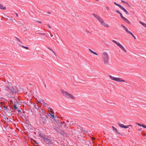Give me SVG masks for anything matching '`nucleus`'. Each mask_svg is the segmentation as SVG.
<instances>
[{
    "instance_id": "obj_61",
    "label": "nucleus",
    "mask_w": 146,
    "mask_h": 146,
    "mask_svg": "<svg viewBox=\"0 0 146 146\" xmlns=\"http://www.w3.org/2000/svg\"><path fill=\"white\" fill-rule=\"evenodd\" d=\"M45 87H46V85H45Z\"/></svg>"
},
{
    "instance_id": "obj_10",
    "label": "nucleus",
    "mask_w": 146,
    "mask_h": 146,
    "mask_svg": "<svg viewBox=\"0 0 146 146\" xmlns=\"http://www.w3.org/2000/svg\"><path fill=\"white\" fill-rule=\"evenodd\" d=\"M49 115L48 113H45L44 114H42L40 115V116L41 118L43 120H45L47 118H48V116Z\"/></svg>"
},
{
    "instance_id": "obj_58",
    "label": "nucleus",
    "mask_w": 146,
    "mask_h": 146,
    "mask_svg": "<svg viewBox=\"0 0 146 146\" xmlns=\"http://www.w3.org/2000/svg\"><path fill=\"white\" fill-rule=\"evenodd\" d=\"M10 20H11L12 21H13V20H12L11 19H10Z\"/></svg>"
},
{
    "instance_id": "obj_18",
    "label": "nucleus",
    "mask_w": 146,
    "mask_h": 146,
    "mask_svg": "<svg viewBox=\"0 0 146 146\" xmlns=\"http://www.w3.org/2000/svg\"><path fill=\"white\" fill-rule=\"evenodd\" d=\"M39 113H40V115H41L42 114H44V113H46L45 112L44 110H41L40 111Z\"/></svg>"
},
{
    "instance_id": "obj_27",
    "label": "nucleus",
    "mask_w": 146,
    "mask_h": 146,
    "mask_svg": "<svg viewBox=\"0 0 146 146\" xmlns=\"http://www.w3.org/2000/svg\"><path fill=\"white\" fill-rule=\"evenodd\" d=\"M118 124L119 126L123 128L124 127V125L122 124L118 123Z\"/></svg>"
},
{
    "instance_id": "obj_7",
    "label": "nucleus",
    "mask_w": 146,
    "mask_h": 146,
    "mask_svg": "<svg viewBox=\"0 0 146 146\" xmlns=\"http://www.w3.org/2000/svg\"><path fill=\"white\" fill-rule=\"evenodd\" d=\"M109 77L111 79L115 80L118 82H125V81L123 79L119 78H117L112 76H111L110 75Z\"/></svg>"
},
{
    "instance_id": "obj_2",
    "label": "nucleus",
    "mask_w": 146,
    "mask_h": 146,
    "mask_svg": "<svg viewBox=\"0 0 146 146\" xmlns=\"http://www.w3.org/2000/svg\"><path fill=\"white\" fill-rule=\"evenodd\" d=\"M102 57L104 64H108L110 59L108 53L105 52H103L102 53Z\"/></svg>"
},
{
    "instance_id": "obj_13",
    "label": "nucleus",
    "mask_w": 146,
    "mask_h": 146,
    "mask_svg": "<svg viewBox=\"0 0 146 146\" xmlns=\"http://www.w3.org/2000/svg\"><path fill=\"white\" fill-rule=\"evenodd\" d=\"M121 26L123 27L124 29L125 30V31L127 33H128L129 31L128 30V29L125 26H124L123 25V24H121Z\"/></svg>"
},
{
    "instance_id": "obj_20",
    "label": "nucleus",
    "mask_w": 146,
    "mask_h": 146,
    "mask_svg": "<svg viewBox=\"0 0 146 146\" xmlns=\"http://www.w3.org/2000/svg\"><path fill=\"white\" fill-rule=\"evenodd\" d=\"M92 15L97 19H99L100 17L97 14L94 13H93Z\"/></svg>"
},
{
    "instance_id": "obj_43",
    "label": "nucleus",
    "mask_w": 146,
    "mask_h": 146,
    "mask_svg": "<svg viewBox=\"0 0 146 146\" xmlns=\"http://www.w3.org/2000/svg\"><path fill=\"white\" fill-rule=\"evenodd\" d=\"M48 32H49V33H50V37H52V35L50 33V31H48Z\"/></svg>"
},
{
    "instance_id": "obj_42",
    "label": "nucleus",
    "mask_w": 146,
    "mask_h": 146,
    "mask_svg": "<svg viewBox=\"0 0 146 146\" xmlns=\"http://www.w3.org/2000/svg\"><path fill=\"white\" fill-rule=\"evenodd\" d=\"M125 4H126L127 5H128L129 6V4L128 3L126 2H125Z\"/></svg>"
},
{
    "instance_id": "obj_22",
    "label": "nucleus",
    "mask_w": 146,
    "mask_h": 146,
    "mask_svg": "<svg viewBox=\"0 0 146 146\" xmlns=\"http://www.w3.org/2000/svg\"><path fill=\"white\" fill-rule=\"evenodd\" d=\"M101 24L103 21V19L100 17L98 19Z\"/></svg>"
},
{
    "instance_id": "obj_57",
    "label": "nucleus",
    "mask_w": 146,
    "mask_h": 146,
    "mask_svg": "<svg viewBox=\"0 0 146 146\" xmlns=\"http://www.w3.org/2000/svg\"><path fill=\"white\" fill-rule=\"evenodd\" d=\"M15 38H16V40L17 39V38H18L17 37H15Z\"/></svg>"
},
{
    "instance_id": "obj_56",
    "label": "nucleus",
    "mask_w": 146,
    "mask_h": 146,
    "mask_svg": "<svg viewBox=\"0 0 146 146\" xmlns=\"http://www.w3.org/2000/svg\"><path fill=\"white\" fill-rule=\"evenodd\" d=\"M48 14H50V12H48Z\"/></svg>"
},
{
    "instance_id": "obj_62",
    "label": "nucleus",
    "mask_w": 146,
    "mask_h": 146,
    "mask_svg": "<svg viewBox=\"0 0 146 146\" xmlns=\"http://www.w3.org/2000/svg\"><path fill=\"white\" fill-rule=\"evenodd\" d=\"M7 119L8 120V118H7Z\"/></svg>"
},
{
    "instance_id": "obj_44",
    "label": "nucleus",
    "mask_w": 146,
    "mask_h": 146,
    "mask_svg": "<svg viewBox=\"0 0 146 146\" xmlns=\"http://www.w3.org/2000/svg\"><path fill=\"white\" fill-rule=\"evenodd\" d=\"M47 26L49 28H51V27L49 24L47 25Z\"/></svg>"
},
{
    "instance_id": "obj_29",
    "label": "nucleus",
    "mask_w": 146,
    "mask_h": 146,
    "mask_svg": "<svg viewBox=\"0 0 146 146\" xmlns=\"http://www.w3.org/2000/svg\"><path fill=\"white\" fill-rule=\"evenodd\" d=\"M119 14L120 15L121 18L123 20L125 18V17H123L122 15V14L121 13H119Z\"/></svg>"
},
{
    "instance_id": "obj_24",
    "label": "nucleus",
    "mask_w": 146,
    "mask_h": 146,
    "mask_svg": "<svg viewBox=\"0 0 146 146\" xmlns=\"http://www.w3.org/2000/svg\"><path fill=\"white\" fill-rule=\"evenodd\" d=\"M139 23L141 24L142 25L145 27L146 28V24L145 23L141 21H139Z\"/></svg>"
},
{
    "instance_id": "obj_37",
    "label": "nucleus",
    "mask_w": 146,
    "mask_h": 146,
    "mask_svg": "<svg viewBox=\"0 0 146 146\" xmlns=\"http://www.w3.org/2000/svg\"><path fill=\"white\" fill-rule=\"evenodd\" d=\"M124 127L123 128H127L128 127V126H125V125H124Z\"/></svg>"
},
{
    "instance_id": "obj_17",
    "label": "nucleus",
    "mask_w": 146,
    "mask_h": 146,
    "mask_svg": "<svg viewBox=\"0 0 146 146\" xmlns=\"http://www.w3.org/2000/svg\"><path fill=\"white\" fill-rule=\"evenodd\" d=\"M89 50L90 52H91V53H92L94 54H95L96 55H98V54L96 52L93 51V50H92L91 49H89Z\"/></svg>"
},
{
    "instance_id": "obj_14",
    "label": "nucleus",
    "mask_w": 146,
    "mask_h": 146,
    "mask_svg": "<svg viewBox=\"0 0 146 146\" xmlns=\"http://www.w3.org/2000/svg\"><path fill=\"white\" fill-rule=\"evenodd\" d=\"M101 24L105 27L108 28H109V25L104 21H103Z\"/></svg>"
},
{
    "instance_id": "obj_50",
    "label": "nucleus",
    "mask_w": 146,
    "mask_h": 146,
    "mask_svg": "<svg viewBox=\"0 0 146 146\" xmlns=\"http://www.w3.org/2000/svg\"><path fill=\"white\" fill-rule=\"evenodd\" d=\"M0 103H1V106L2 107H3V106H4L3 105V103H2V102H1Z\"/></svg>"
},
{
    "instance_id": "obj_16",
    "label": "nucleus",
    "mask_w": 146,
    "mask_h": 146,
    "mask_svg": "<svg viewBox=\"0 0 146 146\" xmlns=\"http://www.w3.org/2000/svg\"><path fill=\"white\" fill-rule=\"evenodd\" d=\"M0 9L3 10H5L6 8L5 7H4L3 5L0 3Z\"/></svg>"
},
{
    "instance_id": "obj_41",
    "label": "nucleus",
    "mask_w": 146,
    "mask_h": 146,
    "mask_svg": "<svg viewBox=\"0 0 146 146\" xmlns=\"http://www.w3.org/2000/svg\"><path fill=\"white\" fill-rule=\"evenodd\" d=\"M36 21L38 23L40 24H41L42 23V22L41 21Z\"/></svg>"
},
{
    "instance_id": "obj_39",
    "label": "nucleus",
    "mask_w": 146,
    "mask_h": 146,
    "mask_svg": "<svg viewBox=\"0 0 146 146\" xmlns=\"http://www.w3.org/2000/svg\"><path fill=\"white\" fill-rule=\"evenodd\" d=\"M115 132L117 133L119 135H121V134L117 130V131H115Z\"/></svg>"
},
{
    "instance_id": "obj_36",
    "label": "nucleus",
    "mask_w": 146,
    "mask_h": 146,
    "mask_svg": "<svg viewBox=\"0 0 146 146\" xmlns=\"http://www.w3.org/2000/svg\"><path fill=\"white\" fill-rule=\"evenodd\" d=\"M106 8L107 10L109 11L110 10V8L108 6H106Z\"/></svg>"
},
{
    "instance_id": "obj_55",
    "label": "nucleus",
    "mask_w": 146,
    "mask_h": 146,
    "mask_svg": "<svg viewBox=\"0 0 146 146\" xmlns=\"http://www.w3.org/2000/svg\"><path fill=\"white\" fill-rule=\"evenodd\" d=\"M141 129H139L138 130H139V131H141Z\"/></svg>"
},
{
    "instance_id": "obj_3",
    "label": "nucleus",
    "mask_w": 146,
    "mask_h": 146,
    "mask_svg": "<svg viewBox=\"0 0 146 146\" xmlns=\"http://www.w3.org/2000/svg\"><path fill=\"white\" fill-rule=\"evenodd\" d=\"M60 91L63 96L66 97L68 98H70L74 100L75 99L74 97L72 94L62 90H61Z\"/></svg>"
},
{
    "instance_id": "obj_45",
    "label": "nucleus",
    "mask_w": 146,
    "mask_h": 146,
    "mask_svg": "<svg viewBox=\"0 0 146 146\" xmlns=\"http://www.w3.org/2000/svg\"><path fill=\"white\" fill-rule=\"evenodd\" d=\"M17 40L20 42H21L20 40H19V39L18 38H17Z\"/></svg>"
},
{
    "instance_id": "obj_23",
    "label": "nucleus",
    "mask_w": 146,
    "mask_h": 146,
    "mask_svg": "<svg viewBox=\"0 0 146 146\" xmlns=\"http://www.w3.org/2000/svg\"><path fill=\"white\" fill-rule=\"evenodd\" d=\"M101 24L103 21V19L100 17L98 19Z\"/></svg>"
},
{
    "instance_id": "obj_31",
    "label": "nucleus",
    "mask_w": 146,
    "mask_h": 146,
    "mask_svg": "<svg viewBox=\"0 0 146 146\" xmlns=\"http://www.w3.org/2000/svg\"><path fill=\"white\" fill-rule=\"evenodd\" d=\"M38 34H39L40 35H46V36H47L46 35V34L44 33H37Z\"/></svg>"
},
{
    "instance_id": "obj_59",
    "label": "nucleus",
    "mask_w": 146,
    "mask_h": 146,
    "mask_svg": "<svg viewBox=\"0 0 146 146\" xmlns=\"http://www.w3.org/2000/svg\"><path fill=\"white\" fill-rule=\"evenodd\" d=\"M95 0L96 1H99V0Z\"/></svg>"
},
{
    "instance_id": "obj_28",
    "label": "nucleus",
    "mask_w": 146,
    "mask_h": 146,
    "mask_svg": "<svg viewBox=\"0 0 146 146\" xmlns=\"http://www.w3.org/2000/svg\"><path fill=\"white\" fill-rule=\"evenodd\" d=\"M20 45V46H21L22 47H23V48H25L26 49H27L28 50L29 48L27 47H26V46H22V45Z\"/></svg>"
},
{
    "instance_id": "obj_53",
    "label": "nucleus",
    "mask_w": 146,
    "mask_h": 146,
    "mask_svg": "<svg viewBox=\"0 0 146 146\" xmlns=\"http://www.w3.org/2000/svg\"><path fill=\"white\" fill-rule=\"evenodd\" d=\"M128 126V127L130 126V127H132V126L131 125H129Z\"/></svg>"
},
{
    "instance_id": "obj_30",
    "label": "nucleus",
    "mask_w": 146,
    "mask_h": 146,
    "mask_svg": "<svg viewBox=\"0 0 146 146\" xmlns=\"http://www.w3.org/2000/svg\"><path fill=\"white\" fill-rule=\"evenodd\" d=\"M3 107L4 108V109L7 111L9 110L8 109L7 107H5L4 106H3Z\"/></svg>"
},
{
    "instance_id": "obj_46",
    "label": "nucleus",
    "mask_w": 146,
    "mask_h": 146,
    "mask_svg": "<svg viewBox=\"0 0 146 146\" xmlns=\"http://www.w3.org/2000/svg\"><path fill=\"white\" fill-rule=\"evenodd\" d=\"M52 51L53 52V53L55 55H56V53L53 50H52Z\"/></svg>"
},
{
    "instance_id": "obj_12",
    "label": "nucleus",
    "mask_w": 146,
    "mask_h": 146,
    "mask_svg": "<svg viewBox=\"0 0 146 146\" xmlns=\"http://www.w3.org/2000/svg\"><path fill=\"white\" fill-rule=\"evenodd\" d=\"M61 134L63 136H65L66 137L70 135V134L69 133H67L66 132H63L62 133H61Z\"/></svg>"
},
{
    "instance_id": "obj_48",
    "label": "nucleus",
    "mask_w": 146,
    "mask_h": 146,
    "mask_svg": "<svg viewBox=\"0 0 146 146\" xmlns=\"http://www.w3.org/2000/svg\"><path fill=\"white\" fill-rule=\"evenodd\" d=\"M121 2L122 3H125V1H123V0H121Z\"/></svg>"
},
{
    "instance_id": "obj_33",
    "label": "nucleus",
    "mask_w": 146,
    "mask_h": 146,
    "mask_svg": "<svg viewBox=\"0 0 146 146\" xmlns=\"http://www.w3.org/2000/svg\"><path fill=\"white\" fill-rule=\"evenodd\" d=\"M112 128H113V129L115 131H117V129L116 128H115L114 126H112Z\"/></svg>"
},
{
    "instance_id": "obj_47",
    "label": "nucleus",
    "mask_w": 146,
    "mask_h": 146,
    "mask_svg": "<svg viewBox=\"0 0 146 146\" xmlns=\"http://www.w3.org/2000/svg\"><path fill=\"white\" fill-rule=\"evenodd\" d=\"M83 132L84 133H87V131H86L85 130H84V131H83Z\"/></svg>"
},
{
    "instance_id": "obj_6",
    "label": "nucleus",
    "mask_w": 146,
    "mask_h": 146,
    "mask_svg": "<svg viewBox=\"0 0 146 146\" xmlns=\"http://www.w3.org/2000/svg\"><path fill=\"white\" fill-rule=\"evenodd\" d=\"M8 91L10 92L11 94H14L18 93V90L16 87H14L12 86Z\"/></svg>"
},
{
    "instance_id": "obj_34",
    "label": "nucleus",
    "mask_w": 146,
    "mask_h": 146,
    "mask_svg": "<svg viewBox=\"0 0 146 146\" xmlns=\"http://www.w3.org/2000/svg\"><path fill=\"white\" fill-rule=\"evenodd\" d=\"M7 96L11 98L12 97V96L9 94H7Z\"/></svg>"
},
{
    "instance_id": "obj_9",
    "label": "nucleus",
    "mask_w": 146,
    "mask_h": 146,
    "mask_svg": "<svg viewBox=\"0 0 146 146\" xmlns=\"http://www.w3.org/2000/svg\"><path fill=\"white\" fill-rule=\"evenodd\" d=\"M12 86L11 84V83L7 82L5 84V89L6 90L8 91Z\"/></svg>"
},
{
    "instance_id": "obj_25",
    "label": "nucleus",
    "mask_w": 146,
    "mask_h": 146,
    "mask_svg": "<svg viewBox=\"0 0 146 146\" xmlns=\"http://www.w3.org/2000/svg\"><path fill=\"white\" fill-rule=\"evenodd\" d=\"M13 108L14 110H16L17 111H19V109L15 105H14Z\"/></svg>"
},
{
    "instance_id": "obj_26",
    "label": "nucleus",
    "mask_w": 146,
    "mask_h": 146,
    "mask_svg": "<svg viewBox=\"0 0 146 146\" xmlns=\"http://www.w3.org/2000/svg\"><path fill=\"white\" fill-rule=\"evenodd\" d=\"M33 106L36 109H38L40 108L37 105H36L35 104H33Z\"/></svg>"
},
{
    "instance_id": "obj_11",
    "label": "nucleus",
    "mask_w": 146,
    "mask_h": 146,
    "mask_svg": "<svg viewBox=\"0 0 146 146\" xmlns=\"http://www.w3.org/2000/svg\"><path fill=\"white\" fill-rule=\"evenodd\" d=\"M112 42L116 44L117 46H119V48H120L121 49L123 47V46L121 45V44L117 42L115 40H112Z\"/></svg>"
},
{
    "instance_id": "obj_49",
    "label": "nucleus",
    "mask_w": 146,
    "mask_h": 146,
    "mask_svg": "<svg viewBox=\"0 0 146 146\" xmlns=\"http://www.w3.org/2000/svg\"><path fill=\"white\" fill-rule=\"evenodd\" d=\"M15 14L16 15V17H18V14L17 13H15Z\"/></svg>"
},
{
    "instance_id": "obj_38",
    "label": "nucleus",
    "mask_w": 146,
    "mask_h": 146,
    "mask_svg": "<svg viewBox=\"0 0 146 146\" xmlns=\"http://www.w3.org/2000/svg\"><path fill=\"white\" fill-rule=\"evenodd\" d=\"M142 127L145 128H146V125H142Z\"/></svg>"
},
{
    "instance_id": "obj_40",
    "label": "nucleus",
    "mask_w": 146,
    "mask_h": 146,
    "mask_svg": "<svg viewBox=\"0 0 146 146\" xmlns=\"http://www.w3.org/2000/svg\"><path fill=\"white\" fill-rule=\"evenodd\" d=\"M116 12H117L118 13V14H119L120 13H121L118 10H116L115 11Z\"/></svg>"
},
{
    "instance_id": "obj_60",
    "label": "nucleus",
    "mask_w": 146,
    "mask_h": 146,
    "mask_svg": "<svg viewBox=\"0 0 146 146\" xmlns=\"http://www.w3.org/2000/svg\"><path fill=\"white\" fill-rule=\"evenodd\" d=\"M36 144H38V143H36Z\"/></svg>"
},
{
    "instance_id": "obj_54",
    "label": "nucleus",
    "mask_w": 146,
    "mask_h": 146,
    "mask_svg": "<svg viewBox=\"0 0 146 146\" xmlns=\"http://www.w3.org/2000/svg\"><path fill=\"white\" fill-rule=\"evenodd\" d=\"M66 122H67V123H69V121H68V120H67L66 121Z\"/></svg>"
},
{
    "instance_id": "obj_35",
    "label": "nucleus",
    "mask_w": 146,
    "mask_h": 146,
    "mask_svg": "<svg viewBox=\"0 0 146 146\" xmlns=\"http://www.w3.org/2000/svg\"><path fill=\"white\" fill-rule=\"evenodd\" d=\"M136 124L140 126H142V125H141L139 123H136Z\"/></svg>"
},
{
    "instance_id": "obj_21",
    "label": "nucleus",
    "mask_w": 146,
    "mask_h": 146,
    "mask_svg": "<svg viewBox=\"0 0 146 146\" xmlns=\"http://www.w3.org/2000/svg\"><path fill=\"white\" fill-rule=\"evenodd\" d=\"M123 20L125 21V22L127 23L128 24H130V22L128 21L127 19H126V18H125L123 19Z\"/></svg>"
},
{
    "instance_id": "obj_52",
    "label": "nucleus",
    "mask_w": 146,
    "mask_h": 146,
    "mask_svg": "<svg viewBox=\"0 0 146 146\" xmlns=\"http://www.w3.org/2000/svg\"><path fill=\"white\" fill-rule=\"evenodd\" d=\"M47 105V104H46V103H44V105L45 106H46V105Z\"/></svg>"
},
{
    "instance_id": "obj_19",
    "label": "nucleus",
    "mask_w": 146,
    "mask_h": 146,
    "mask_svg": "<svg viewBox=\"0 0 146 146\" xmlns=\"http://www.w3.org/2000/svg\"><path fill=\"white\" fill-rule=\"evenodd\" d=\"M128 33L130 34V35H131L134 38L135 40L136 39V37L135 36L133 35V34L130 31H129Z\"/></svg>"
},
{
    "instance_id": "obj_15",
    "label": "nucleus",
    "mask_w": 146,
    "mask_h": 146,
    "mask_svg": "<svg viewBox=\"0 0 146 146\" xmlns=\"http://www.w3.org/2000/svg\"><path fill=\"white\" fill-rule=\"evenodd\" d=\"M52 126L54 128V129L58 131H58H59V129L58 127H57L56 126H54V125H53Z\"/></svg>"
},
{
    "instance_id": "obj_63",
    "label": "nucleus",
    "mask_w": 146,
    "mask_h": 146,
    "mask_svg": "<svg viewBox=\"0 0 146 146\" xmlns=\"http://www.w3.org/2000/svg\"><path fill=\"white\" fill-rule=\"evenodd\" d=\"M145 14H146V13Z\"/></svg>"
},
{
    "instance_id": "obj_51",
    "label": "nucleus",
    "mask_w": 146,
    "mask_h": 146,
    "mask_svg": "<svg viewBox=\"0 0 146 146\" xmlns=\"http://www.w3.org/2000/svg\"><path fill=\"white\" fill-rule=\"evenodd\" d=\"M48 49H49L50 50H51V51H52V50H52V49L51 48H49V47H48Z\"/></svg>"
},
{
    "instance_id": "obj_5",
    "label": "nucleus",
    "mask_w": 146,
    "mask_h": 146,
    "mask_svg": "<svg viewBox=\"0 0 146 146\" xmlns=\"http://www.w3.org/2000/svg\"><path fill=\"white\" fill-rule=\"evenodd\" d=\"M8 91L10 92L11 94H14L18 93V90L16 87H14L12 86Z\"/></svg>"
},
{
    "instance_id": "obj_4",
    "label": "nucleus",
    "mask_w": 146,
    "mask_h": 146,
    "mask_svg": "<svg viewBox=\"0 0 146 146\" xmlns=\"http://www.w3.org/2000/svg\"><path fill=\"white\" fill-rule=\"evenodd\" d=\"M39 136L41 137L42 140L43 141L46 143L52 144V140L48 139L43 135H40Z\"/></svg>"
},
{
    "instance_id": "obj_8",
    "label": "nucleus",
    "mask_w": 146,
    "mask_h": 146,
    "mask_svg": "<svg viewBox=\"0 0 146 146\" xmlns=\"http://www.w3.org/2000/svg\"><path fill=\"white\" fill-rule=\"evenodd\" d=\"M114 3L115 5L119 7L121 9H122L124 11L126 14L129 15V13L127 11V10L125 9L121 5L116 3L115 2H114Z\"/></svg>"
},
{
    "instance_id": "obj_32",
    "label": "nucleus",
    "mask_w": 146,
    "mask_h": 146,
    "mask_svg": "<svg viewBox=\"0 0 146 146\" xmlns=\"http://www.w3.org/2000/svg\"><path fill=\"white\" fill-rule=\"evenodd\" d=\"M121 50H122L124 52H127L126 50L125 49V48L124 47H123L122 48H121Z\"/></svg>"
},
{
    "instance_id": "obj_1",
    "label": "nucleus",
    "mask_w": 146,
    "mask_h": 146,
    "mask_svg": "<svg viewBox=\"0 0 146 146\" xmlns=\"http://www.w3.org/2000/svg\"><path fill=\"white\" fill-rule=\"evenodd\" d=\"M50 115L52 117V121L53 123L57 125L59 127H61L62 128H68L70 125V123H69L66 124L64 122H60L59 120V117H55L53 114L49 113Z\"/></svg>"
}]
</instances>
